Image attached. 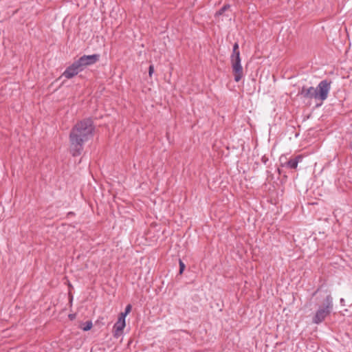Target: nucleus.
Listing matches in <instances>:
<instances>
[{
  "mask_svg": "<svg viewBox=\"0 0 352 352\" xmlns=\"http://www.w3.org/2000/svg\"><path fill=\"white\" fill-rule=\"evenodd\" d=\"M95 126L91 118H85L76 122L72 128L69 139V152L74 157L81 155L85 142L94 137Z\"/></svg>",
  "mask_w": 352,
  "mask_h": 352,
  "instance_id": "nucleus-1",
  "label": "nucleus"
},
{
  "mask_svg": "<svg viewBox=\"0 0 352 352\" xmlns=\"http://www.w3.org/2000/svg\"><path fill=\"white\" fill-rule=\"evenodd\" d=\"M333 309V298L330 294L326 296L322 302V306L320 307L316 311V314L312 318L314 324H320L324 320Z\"/></svg>",
  "mask_w": 352,
  "mask_h": 352,
  "instance_id": "nucleus-2",
  "label": "nucleus"
},
{
  "mask_svg": "<svg viewBox=\"0 0 352 352\" xmlns=\"http://www.w3.org/2000/svg\"><path fill=\"white\" fill-rule=\"evenodd\" d=\"M331 81L328 79H324L319 82L317 87L315 88L316 100H320L322 102L327 98L331 89Z\"/></svg>",
  "mask_w": 352,
  "mask_h": 352,
  "instance_id": "nucleus-3",
  "label": "nucleus"
},
{
  "mask_svg": "<svg viewBox=\"0 0 352 352\" xmlns=\"http://www.w3.org/2000/svg\"><path fill=\"white\" fill-rule=\"evenodd\" d=\"M100 54H94L91 55H83L78 60H75L77 63L80 69L83 71L87 67L92 65L100 60Z\"/></svg>",
  "mask_w": 352,
  "mask_h": 352,
  "instance_id": "nucleus-4",
  "label": "nucleus"
},
{
  "mask_svg": "<svg viewBox=\"0 0 352 352\" xmlns=\"http://www.w3.org/2000/svg\"><path fill=\"white\" fill-rule=\"evenodd\" d=\"M232 65V74L234 79L236 82H239L243 76V67L241 66V60L230 61Z\"/></svg>",
  "mask_w": 352,
  "mask_h": 352,
  "instance_id": "nucleus-5",
  "label": "nucleus"
},
{
  "mask_svg": "<svg viewBox=\"0 0 352 352\" xmlns=\"http://www.w3.org/2000/svg\"><path fill=\"white\" fill-rule=\"evenodd\" d=\"M298 96H300L303 98L306 99H315L316 100V92L314 87H307L302 86L298 91Z\"/></svg>",
  "mask_w": 352,
  "mask_h": 352,
  "instance_id": "nucleus-6",
  "label": "nucleus"
},
{
  "mask_svg": "<svg viewBox=\"0 0 352 352\" xmlns=\"http://www.w3.org/2000/svg\"><path fill=\"white\" fill-rule=\"evenodd\" d=\"M81 70L77 65V63L74 61L71 65L67 67L65 72L63 73V76L67 79H71L76 76Z\"/></svg>",
  "mask_w": 352,
  "mask_h": 352,
  "instance_id": "nucleus-7",
  "label": "nucleus"
},
{
  "mask_svg": "<svg viewBox=\"0 0 352 352\" xmlns=\"http://www.w3.org/2000/svg\"><path fill=\"white\" fill-rule=\"evenodd\" d=\"M303 159V155H298L294 158H291L289 160L286 162L282 166H285L290 169H296L298 167V162Z\"/></svg>",
  "mask_w": 352,
  "mask_h": 352,
  "instance_id": "nucleus-8",
  "label": "nucleus"
},
{
  "mask_svg": "<svg viewBox=\"0 0 352 352\" xmlns=\"http://www.w3.org/2000/svg\"><path fill=\"white\" fill-rule=\"evenodd\" d=\"M126 327V324L118 323L116 322L113 327V335L116 338H118L124 331V329Z\"/></svg>",
  "mask_w": 352,
  "mask_h": 352,
  "instance_id": "nucleus-9",
  "label": "nucleus"
},
{
  "mask_svg": "<svg viewBox=\"0 0 352 352\" xmlns=\"http://www.w3.org/2000/svg\"><path fill=\"white\" fill-rule=\"evenodd\" d=\"M241 60L240 56L239 45L237 42L234 43L232 47V52L230 56V61Z\"/></svg>",
  "mask_w": 352,
  "mask_h": 352,
  "instance_id": "nucleus-10",
  "label": "nucleus"
},
{
  "mask_svg": "<svg viewBox=\"0 0 352 352\" xmlns=\"http://www.w3.org/2000/svg\"><path fill=\"white\" fill-rule=\"evenodd\" d=\"M93 327L91 320H88L85 322H82L80 325V328L84 331H89Z\"/></svg>",
  "mask_w": 352,
  "mask_h": 352,
  "instance_id": "nucleus-11",
  "label": "nucleus"
},
{
  "mask_svg": "<svg viewBox=\"0 0 352 352\" xmlns=\"http://www.w3.org/2000/svg\"><path fill=\"white\" fill-rule=\"evenodd\" d=\"M230 8V5L227 3V4H225L221 9H219L216 13H215V16H221L222 14H223V13L228 10L229 8Z\"/></svg>",
  "mask_w": 352,
  "mask_h": 352,
  "instance_id": "nucleus-12",
  "label": "nucleus"
},
{
  "mask_svg": "<svg viewBox=\"0 0 352 352\" xmlns=\"http://www.w3.org/2000/svg\"><path fill=\"white\" fill-rule=\"evenodd\" d=\"M179 270L178 274L182 275L186 269V265L180 258L179 259Z\"/></svg>",
  "mask_w": 352,
  "mask_h": 352,
  "instance_id": "nucleus-13",
  "label": "nucleus"
},
{
  "mask_svg": "<svg viewBox=\"0 0 352 352\" xmlns=\"http://www.w3.org/2000/svg\"><path fill=\"white\" fill-rule=\"evenodd\" d=\"M126 315L123 314L122 313H120L118 316V323H123V324H126V321H125V318H126Z\"/></svg>",
  "mask_w": 352,
  "mask_h": 352,
  "instance_id": "nucleus-14",
  "label": "nucleus"
},
{
  "mask_svg": "<svg viewBox=\"0 0 352 352\" xmlns=\"http://www.w3.org/2000/svg\"><path fill=\"white\" fill-rule=\"evenodd\" d=\"M132 306L131 305L129 304L126 306L125 310L124 312H122L123 314L127 316L131 311Z\"/></svg>",
  "mask_w": 352,
  "mask_h": 352,
  "instance_id": "nucleus-15",
  "label": "nucleus"
},
{
  "mask_svg": "<svg viewBox=\"0 0 352 352\" xmlns=\"http://www.w3.org/2000/svg\"><path fill=\"white\" fill-rule=\"evenodd\" d=\"M154 72V66L151 65L148 67V75L150 77L152 76L153 73Z\"/></svg>",
  "mask_w": 352,
  "mask_h": 352,
  "instance_id": "nucleus-16",
  "label": "nucleus"
},
{
  "mask_svg": "<svg viewBox=\"0 0 352 352\" xmlns=\"http://www.w3.org/2000/svg\"><path fill=\"white\" fill-rule=\"evenodd\" d=\"M76 317V314H69L68 315V318L70 320H74Z\"/></svg>",
  "mask_w": 352,
  "mask_h": 352,
  "instance_id": "nucleus-17",
  "label": "nucleus"
},
{
  "mask_svg": "<svg viewBox=\"0 0 352 352\" xmlns=\"http://www.w3.org/2000/svg\"><path fill=\"white\" fill-rule=\"evenodd\" d=\"M261 161L264 164H266L267 162L268 161V158L266 156H263L262 158H261Z\"/></svg>",
  "mask_w": 352,
  "mask_h": 352,
  "instance_id": "nucleus-18",
  "label": "nucleus"
},
{
  "mask_svg": "<svg viewBox=\"0 0 352 352\" xmlns=\"http://www.w3.org/2000/svg\"><path fill=\"white\" fill-rule=\"evenodd\" d=\"M75 215V213L74 212H69L67 214V217H73Z\"/></svg>",
  "mask_w": 352,
  "mask_h": 352,
  "instance_id": "nucleus-19",
  "label": "nucleus"
},
{
  "mask_svg": "<svg viewBox=\"0 0 352 352\" xmlns=\"http://www.w3.org/2000/svg\"><path fill=\"white\" fill-rule=\"evenodd\" d=\"M319 291V289H318L315 292H314L313 296H315L318 292Z\"/></svg>",
  "mask_w": 352,
  "mask_h": 352,
  "instance_id": "nucleus-20",
  "label": "nucleus"
},
{
  "mask_svg": "<svg viewBox=\"0 0 352 352\" xmlns=\"http://www.w3.org/2000/svg\"><path fill=\"white\" fill-rule=\"evenodd\" d=\"M278 173L280 175L281 174V170L280 168H278Z\"/></svg>",
  "mask_w": 352,
  "mask_h": 352,
  "instance_id": "nucleus-21",
  "label": "nucleus"
},
{
  "mask_svg": "<svg viewBox=\"0 0 352 352\" xmlns=\"http://www.w3.org/2000/svg\"><path fill=\"white\" fill-rule=\"evenodd\" d=\"M72 298H73V296L71 295V296H70V302H72Z\"/></svg>",
  "mask_w": 352,
  "mask_h": 352,
  "instance_id": "nucleus-22",
  "label": "nucleus"
}]
</instances>
